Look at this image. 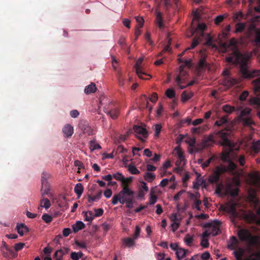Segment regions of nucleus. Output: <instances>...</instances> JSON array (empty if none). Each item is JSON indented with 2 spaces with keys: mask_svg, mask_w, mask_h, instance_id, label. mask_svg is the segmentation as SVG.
<instances>
[{
  "mask_svg": "<svg viewBox=\"0 0 260 260\" xmlns=\"http://www.w3.org/2000/svg\"><path fill=\"white\" fill-rule=\"evenodd\" d=\"M237 40L235 38L223 44L222 46L225 49L233 50L232 55L226 57L227 62L239 64L240 71L244 78L251 79L260 76L259 70L249 69L247 64L248 57L239 52L237 49ZM252 85L256 96L250 99V103L260 108V77L253 81Z\"/></svg>",
  "mask_w": 260,
  "mask_h": 260,
  "instance_id": "1",
  "label": "nucleus"
},
{
  "mask_svg": "<svg viewBox=\"0 0 260 260\" xmlns=\"http://www.w3.org/2000/svg\"><path fill=\"white\" fill-rule=\"evenodd\" d=\"M236 165L229 160L227 167L223 165L217 166L212 175L209 176V180L211 183H217L220 181V176L229 171H233L236 168Z\"/></svg>",
  "mask_w": 260,
  "mask_h": 260,
  "instance_id": "2",
  "label": "nucleus"
},
{
  "mask_svg": "<svg viewBox=\"0 0 260 260\" xmlns=\"http://www.w3.org/2000/svg\"><path fill=\"white\" fill-rule=\"evenodd\" d=\"M134 192L129 187L124 186L118 194H116L113 197L111 201L112 204L115 205L118 202L120 203L122 200L134 199Z\"/></svg>",
  "mask_w": 260,
  "mask_h": 260,
  "instance_id": "3",
  "label": "nucleus"
},
{
  "mask_svg": "<svg viewBox=\"0 0 260 260\" xmlns=\"http://www.w3.org/2000/svg\"><path fill=\"white\" fill-rule=\"evenodd\" d=\"M217 136L221 139L220 144L224 146L228 147L230 151L234 150L238 151L239 149V146H236V145L232 142L229 138L230 132L228 130H221L218 132L216 134Z\"/></svg>",
  "mask_w": 260,
  "mask_h": 260,
  "instance_id": "4",
  "label": "nucleus"
},
{
  "mask_svg": "<svg viewBox=\"0 0 260 260\" xmlns=\"http://www.w3.org/2000/svg\"><path fill=\"white\" fill-rule=\"evenodd\" d=\"M206 29V26L205 23H199L197 27L193 31L191 35H196L200 36V38H205V44L208 46L214 47L215 45L213 44V39L211 36L209 34H205L204 30Z\"/></svg>",
  "mask_w": 260,
  "mask_h": 260,
  "instance_id": "5",
  "label": "nucleus"
},
{
  "mask_svg": "<svg viewBox=\"0 0 260 260\" xmlns=\"http://www.w3.org/2000/svg\"><path fill=\"white\" fill-rule=\"evenodd\" d=\"M237 235L241 241L247 242L249 245H253L257 242V238L252 235L250 231L246 229H240L238 231Z\"/></svg>",
  "mask_w": 260,
  "mask_h": 260,
  "instance_id": "6",
  "label": "nucleus"
},
{
  "mask_svg": "<svg viewBox=\"0 0 260 260\" xmlns=\"http://www.w3.org/2000/svg\"><path fill=\"white\" fill-rule=\"evenodd\" d=\"M245 36L248 38L254 37V41L257 45L260 44V29H257L254 24L250 25L247 28Z\"/></svg>",
  "mask_w": 260,
  "mask_h": 260,
  "instance_id": "7",
  "label": "nucleus"
},
{
  "mask_svg": "<svg viewBox=\"0 0 260 260\" xmlns=\"http://www.w3.org/2000/svg\"><path fill=\"white\" fill-rule=\"evenodd\" d=\"M223 75L226 77L223 81V84L227 88H230L233 85L238 84V80L229 77L230 72L228 70H225L223 72Z\"/></svg>",
  "mask_w": 260,
  "mask_h": 260,
  "instance_id": "8",
  "label": "nucleus"
},
{
  "mask_svg": "<svg viewBox=\"0 0 260 260\" xmlns=\"http://www.w3.org/2000/svg\"><path fill=\"white\" fill-rule=\"evenodd\" d=\"M134 130L136 133V137L141 141L144 142L145 140L143 138H146L148 137V132L146 129L141 126L135 125L134 126Z\"/></svg>",
  "mask_w": 260,
  "mask_h": 260,
  "instance_id": "9",
  "label": "nucleus"
},
{
  "mask_svg": "<svg viewBox=\"0 0 260 260\" xmlns=\"http://www.w3.org/2000/svg\"><path fill=\"white\" fill-rule=\"evenodd\" d=\"M142 60V58L139 59L135 65L136 73L140 79L143 80H148L149 79L151 76L150 75L145 74L143 72V69L140 67V64L141 63Z\"/></svg>",
  "mask_w": 260,
  "mask_h": 260,
  "instance_id": "10",
  "label": "nucleus"
},
{
  "mask_svg": "<svg viewBox=\"0 0 260 260\" xmlns=\"http://www.w3.org/2000/svg\"><path fill=\"white\" fill-rule=\"evenodd\" d=\"M214 142L213 136L212 135H209L208 137L204 138L200 146L195 148L196 151L199 152L202 151L206 147L211 146Z\"/></svg>",
  "mask_w": 260,
  "mask_h": 260,
  "instance_id": "11",
  "label": "nucleus"
},
{
  "mask_svg": "<svg viewBox=\"0 0 260 260\" xmlns=\"http://www.w3.org/2000/svg\"><path fill=\"white\" fill-rule=\"evenodd\" d=\"M248 152L250 155L254 156L260 152V141H253Z\"/></svg>",
  "mask_w": 260,
  "mask_h": 260,
  "instance_id": "12",
  "label": "nucleus"
},
{
  "mask_svg": "<svg viewBox=\"0 0 260 260\" xmlns=\"http://www.w3.org/2000/svg\"><path fill=\"white\" fill-rule=\"evenodd\" d=\"M79 127L83 131V133L86 134L88 135H91L92 134V129L89 126L87 121L81 120L79 123Z\"/></svg>",
  "mask_w": 260,
  "mask_h": 260,
  "instance_id": "13",
  "label": "nucleus"
},
{
  "mask_svg": "<svg viewBox=\"0 0 260 260\" xmlns=\"http://www.w3.org/2000/svg\"><path fill=\"white\" fill-rule=\"evenodd\" d=\"M104 111L113 119H116L119 115L118 110L116 108H113L112 105H109L108 107H105Z\"/></svg>",
  "mask_w": 260,
  "mask_h": 260,
  "instance_id": "14",
  "label": "nucleus"
},
{
  "mask_svg": "<svg viewBox=\"0 0 260 260\" xmlns=\"http://www.w3.org/2000/svg\"><path fill=\"white\" fill-rule=\"evenodd\" d=\"M221 208L223 211L229 213L233 218L238 217V213L237 212L235 205H228L225 207L221 206Z\"/></svg>",
  "mask_w": 260,
  "mask_h": 260,
  "instance_id": "15",
  "label": "nucleus"
},
{
  "mask_svg": "<svg viewBox=\"0 0 260 260\" xmlns=\"http://www.w3.org/2000/svg\"><path fill=\"white\" fill-rule=\"evenodd\" d=\"M244 250L241 248H239L238 250L234 251L233 253L236 258V260H243L242 259V256L244 254ZM244 260H257V258L253 257L250 256L247 259Z\"/></svg>",
  "mask_w": 260,
  "mask_h": 260,
  "instance_id": "16",
  "label": "nucleus"
},
{
  "mask_svg": "<svg viewBox=\"0 0 260 260\" xmlns=\"http://www.w3.org/2000/svg\"><path fill=\"white\" fill-rule=\"evenodd\" d=\"M63 136L66 138L71 137L74 133V128L71 125L69 124H66L62 129Z\"/></svg>",
  "mask_w": 260,
  "mask_h": 260,
  "instance_id": "17",
  "label": "nucleus"
},
{
  "mask_svg": "<svg viewBox=\"0 0 260 260\" xmlns=\"http://www.w3.org/2000/svg\"><path fill=\"white\" fill-rule=\"evenodd\" d=\"M220 222L219 221H214L213 225L211 228V229L209 230L211 234L213 236H215L219 234V226L220 225Z\"/></svg>",
  "mask_w": 260,
  "mask_h": 260,
  "instance_id": "18",
  "label": "nucleus"
},
{
  "mask_svg": "<svg viewBox=\"0 0 260 260\" xmlns=\"http://www.w3.org/2000/svg\"><path fill=\"white\" fill-rule=\"evenodd\" d=\"M204 40H205V38H200L199 36L194 35V37L193 39V41L192 42L190 47L188 48L187 49H186V50L193 49L199 44V43L200 42H202Z\"/></svg>",
  "mask_w": 260,
  "mask_h": 260,
  "instance_id": "19",
  "label": "nucleus"
},
{
  "mask_svg": "<svg viewBox=\"0 0 260 260\" xmlns=\"http://www.w3.org/2000/svg\"><path fill=\"white\" fill-rule=\"evenodd\" d=\"M207 125H204L198 127H192L191 128V132L193 134H201L203 133L205 131L208 129Z\"/></svg>",
  "mask_w": 260,
  "mask_h": 260,
  "instance_id": "20",
  "label": "nucleus"
},
{
  "mask_svg": "<svg viewBox=\"0 0 260 260\" xmlns=\"http://www.w3.org/2000/svg\"><path fill=\"white\" fill-rule=\"evenodd\" d=\"M238 244V241L235 236H232L228 245V248L231 250L235 249Z\"/></svg>",
  "mask_w": 260,
  "mask_h": 260,
  "instance_id": "21",
  "label": "nucleus"
},
{
  "mask_svg": "<svg viewBox=\"0 0 260 260\" xmlns=\"http://www.w3.org/2000/svg\"><path fill=\"white\" fill-rule=\"evenodd\" d=\"M17 232L20 236L29 231L28 228L23 223L18 224L16 226Z\"/></svg>",
  "mask_w": 260,
  "mask_h": 260,
  "instance_id": "22",
  "label": "nucleus"
},
{
  "mask_svg": "<svg viewBox=\"0 0 260 260\" xmlns=\"http://www.w3.org/2000/svg\"><path fill=\"white\" fill-rule=\"evenodd\" d=\"M50 184H42V187L41 189V194L42 197L45 196V195L51 196V194L50 193Z\"/></svg>",
  "mask_w": 260,
  "mask_h": 260,
  "instance_id": "23",
  "label": "nucleus"
},
{
  "mask_svg": "<svg viewBox=\"0 0 260 260\" xmlns=\"http://www.w3.org/2000/svg\"><path fill=\"white\" fill-rule=\"evenodd\" d=\"M246 24L244 22H238L235 25V33H241L244 31L246 29Z\"/></svg>",
  "mask_w": 260,
  "mask_h": 260,
  "instance_id": "24",
  "label": "nucleus"
},
{
  "mask_svg": "<svg viewBox=\"0 0 260 260\" xmlns=\"http://www.w3.org/2000/svg\"><path fill=\"white\" fill-rule=\"evenodd\" d=\"M102 195V191L100 190L95 196H91V195H88V201L90 203H92L93 202L96 201L100 200Z\"/></svg>",
  "mask_w": 260,
  "mask_h": 260,
  "instance_id": "25",
  "label": "nucleus"
},
{
  "mask_svg": "<svg viewBox=\"0 0 260 260\" xmlns=\"http://www.w3.org/2000/svg\"><path fill=\"white\" fill-rule=\"evenodd\" d=\"M85 227V224L81 221H77L76 223L73 224L72 226L73 231L75 233L84 229Z\"/></svg>",
  "mask_w": 260,
  "mask_h": 260,
  "instance_id": "26",
  "label": "nucleus"
},
{
  "mask_svg": "<svg viewBox=\"0 0 260 260\" xmlns=\"http://www.w3.org/2000/svg\"><path fill=\"white\" fill-rule=\"evenodd\" d=\"M83 186L81 183H77L74 188V191L77 195L78 198H80L83 192Z\"/></svg>",
  "mask_w": 260,
  "mask_h": 260,
  "instance_id": "27",
  "label": "nucleus"
},
{
  "mask_svg": "<svg viewBox=\"0 0 260 260\" xmlns=\"http://www.w3.org/2000/svg\"><path fill=\"white\" fill-rule=\"evenodd\" d=\"M187 251V250H185L183 248H179L177 249L176 252V254L178 260H181L183 257L186 256V253Z\"/></svg>",
  "mask_w": 260,
  "mask_h": 260,
  "instance_id": "28",
  "label": "nucleus"
},
{
  "mask_svg": "<svg viewBox=\"0 0 260 260\" xmlns=\"http://www.w3.org/2000/svg\"><path fill=\"white\" fill-rule=\"evenodd\" d=\"M193 92L190 91L187 93L186 91H184L181 94V100L183 102H185L187 100L190 99L193 96Z\"/></svg>",
  "mask_w": 260,
  "mask_h": 260,
  "instance_id": "29",
  "label": "nucleus"
},
{
  "mask_svg": "<svg viewBox=\"0 0 260 260\" xmlns=\"http://www.w3.org/2000/svg\"><path fill=\"white\" fill-rule=\"evenodd\" d=\"M135 239L131 238H126L122 239L123 244L128 247L134 246L135 244Z\"/></svg>",
  "mask_w": 260,
  "mask_h": 260,
  "instance_id": "30",
  "label": "nucleus"
},
{
  "mask_svg": "<svg viewBox=\"0 0 260 260\" xmlns=\"http://www.w3.org/2000/svg\"><path fill=\"white\" fill-rule=\"evenodd\" d=\"M96 90V87L95 86V84L92 83L90 85H88V86H86L84 89V92L85 93L88 94L95 92Z\"/></svg>",
  "mask_w": 260,
  "mask_h": 260,
  "instance_id": "31",
  "label": "nucleus"
},
{
  "mask_svg": "<svg viewBox=\"0 0 260 260\" xmlns=\"http://www.w3.org/2000/svg\"><path fill=\"white\" fill-rule=\"evenodd\" d=\"M156 23L159 28L164 26L162 14L160 12H156Z\"/></svg>",
  "mask_w": 260,
  "mask_h": 260,
  "instance_id": "32",
  "label": "nucleus"
},
{
  "mask_svg": "<svg viewBox=\"0 0 260 260\" xmlns=\"http://www.w3.org/2000/svg\"><path fill=\"white\" fill-rule=\"evenodd\" d=\"M50 177V174L47 172H43L41 176L42 184H50L48 180Z\"/></svg>",
  "mask_w": 260,
  "mask_h": 260,
  "instance_id": "33",
  "label": "nucleus"
},
{
  "mask_svg": "<svg viewBox=\"0 0 260 260\" xmlns=\"http://www.w3.org/2000/svg\"><path fill=\"white\" fill-rule=\"evenodd\" d=\"M178 61L180 63L182 62V63H184V65H181L180 67V73H181L183 71V69H184L185 66L190 67L191 66V59L186 60V59H185L184 58H179L178 59Z\"/></svg>",
  "mask_w": 260,
  "mask_h": 260,
  "instance_id": "34",
  "label": "nucleus"
},
{
  "mask_svg": "<svg viewBox=\"0 0 260 260\" xmlns=\"http://www.w3.org/2000/svg\"><path fill=\"white\" fill-rule=\"evenodd\" d=\"M40 206L42 207H44L47 209L51 206V203L48 199L45 198L44 197H43L40 201Z\"/></svg>",
  "mask_w": 260,
  "mask_h": 260,
  "instance_id": "35",
  "label": "nucleus"
},
{
  "mask_svg": "<svg viewBox=\"0 0 260 260\" xmlns=\"http://www.w3.org/2000/svg\"><path fill=\"white\" fill-rule=\"evenodd\" d=\"M89 148L91 151L101 149V146L98 143H96L94 140L90 141Z\"/></svg>",
  "mask_w": 260,
  "mask_h": 260,
  "instance_id": "36",
  "label": "nucleus"
},
{
  "mask_svg": "<svg viewBox=\"0 0 260 260\" xmlns=\"http://www.w3.org/2000/svg\"><path fill=\"white\" fill-rule=\"evenodd\" d=\"M251 201L253 202L254 207L255 208H257L256 213L257 215L260 217V206L258 207L259 204V201L253 195Z\"/></svg>",
  "mask_w": 260,
  "mask_h": 260,
  "instance_id": "37",
  "label": "nucleus"
},
{
  "mask_svg": "<svg viewBox=\"0 0 260 260\" xmlns=\"http://www.w3.org/2000/svg\"><path fill=\"white\" fill-rule=\"evenodd\" d=\"M84 213L85 220L89 222H91L94 219L93 214L92 212L89 211Z\"/></svg>",
  "mask_w": 260,
  "mask_h": 260,
  "instance_id": "38",
  "label": "nucleus"
},
{
  "mask_svg": "<svg viewBox=\"0 0 260 260\" xmlns=\"http://www.w3.org/2000/svg\"><path fill=\"white\" fill-rule=\"evenodd\" d=\"M155 178V176L153 174L150 172L146 173L144 176L145 180L149 182H152Z\"/></svg>",
  "mask_w": 260,
  "mask_h": 260,
  "instance_id": "39",
  "label": "nucleus"
},
{
  "mask_svg": "<svg viewBox=\"0 0 260 260\" xmlns=\"http://www.w3.org/2000/svg\"><path fill=\"white\" fill-rule=\"evenodd\" d=\"M64 254H66V252H63V249H60L55 252L54 257L56 260H61L63 255Z\"/></svg>",
  "mask_w": 260,
  "mask_h": 260,
  "instance_id": "40",
  "label": "nucleus"
},
{
  "mask_svg": "<svg viewBox=\"0 0 260 260\" xmlns=\"http://www.w3.org/2000/svg\"><path fill=\"white\" fill-rule=\"evenodd\" d=\"M242 121L245 126H250L254 124L253 120L249 117L243 118Z\"/></svg>",
  "mask_w": 260,
  "mask_h": 260,
  "instance_id": "41",
  "label": "nucleus"
},
{
  "mask_svg": "<svg viewBox=\"0 0 260 260\" xmlns=\"http://www.w3.org/2000/svg\"><path fill=\"white\" fill-rule=\"evenodd\" d=\"M134 199H128V200H122L121 202L120 201V203L122 204H124L125 203V206L127 208H132L133 206V203H134Z\"/></svg>",
  "mask_w": 260,
  "mask_h": 260,
  "instance_id": "42",
  "label": "nucleus"
},
{
  "mask_svg": "<svg viewBox=\"0 0 260 260\" xmlns=\"http://www.w3.org/2000/svg\"><path fill=\"white\" fill-rule=\"evenodd\" d=\"M228 15H220L216 17L214 19V22L216 24L218 25L220 23H221L224 18H226Z\"/></svg>",
  "mask_w": 260,
  "mask_h": 260,
  "instance_id": "43",
  "label": "nucleus"
},
{
  "mask_svg": "<svg viewBox=\"0 0 260 260\" xmlns=\"http://www.w3.org/2000/svg\"><path fill=\"white\" fill-rule=\"evenodd\" d=\"M128 170L132 174L136 175L140 173V171L137 169V168L132 165H128Z\"/></svg>",
  "mask_w": 260,
  "mask_h": 260,
  "instance_id": "44",
  "label": "nucleus"
},
{
  "mask_svg": "<svg viewBox=\"0 0 260 260\" xmlns=\"http://www.w3.org/2000/svg\"><path fill=\"white\" fill-rule=\"evenodd\" d=\"M166 95L170 99H172L175 96V91L172 88H169L166 91Z\"/></svg>",
  "mask_w": 260,
  "mask_h": 260,
  "instance_id": "45",
  "label": "nucleus"
},
{
  "mask_svg": "<svg viewBox=\"0 0 260 260\" xmlns=\"http://www.w3.org/2000/svg\"><path fill=\"white\" fill-rule=\"evenodd\" d=\"M133 180V177H129L127 178H125L124 177L123 178L122 182L121 183V185L122 186V187H124V186L128 187V183H131L132 182Z\"/></svg>",
  "mask_w": 260,
  "mask_h": 260,
  "instance_id": "46",
  "label": "nucleus"
},
{
  "mask_svg": "<svg viewBox=\"0 0 260 260\" xmlns=\"http://www.w3.org/2000/svg\"><path fill=\"white\" fill-rule=\"evenodd\" d=\"M202 204V202L201 200L198 199H195L193 201V204L192 205V207L196 208L198 211H201V208L200 207V205Z\"/></svg>",
  "mask_w": 260,
  "mask_h": 260,
  "instance_id": "47",
  "label": "nucleus"
},
{
  "mask_svg": "<svg viewBox=\"0 0 260 260\" xmlns=\"http://www.w3.org/2000/svg\"><path fill=\"white\" fill-rule=\"evenodd\" d=\"M222 109L225 113H231L234 111L235 108L234 107L230 106L229 105H225L223 106Z\"/></svg>",
  "mask_w": 260,
  "mask_h": 260,
  "instance_id": "48",
  "label": "nucleus"
},
{
  "mask_svg": "<svg viewBox=\"0 0 260 260\" xmlns=\"http://www.w3.org/2000/svg\"><path fill=\"white\" fill-rule=\"evenodd\" d=\"M42 218L47 223L51 222L52 220V217L47 213L44 214L42 216Z\"/></svg>",
  "mask_w": 260,
  "mask_h": 260,
  "instance_id": "49",
  "label": "nucleus"
},
{
  "mask_svg": "<svg viewBox=\"0 0 260 260\" xmlns=\"http://www.w3.org/2000/svg\"><path fill=\"white\" fill-rule=\"evenodd\" d=\"M174 151L176 153V154L178 156V158H179L180 159H184V156L183 154V152L181 150V149L180 147H177Z\"/></svg>",
  "mask_w": 260,
  "mask_h": 260,
  "instance_id": "50",
  "label": "nucleus"
},
{
  "mask_svg": "<svg viewBox=\"0 0 260 260\" xmlns=\"http://www.w3.org/2000/svg\"><path fill=\"white\" fill-rule=\"evenodd\" d=\"M193 241V237L187 234L184 238V242L188 246H190Z\"/></svg>",
  "mask_w": 260,
  "mask_h": 260,
  "instance_id": "51",
  "label": "nucleus"
},
{
  "mask_svg": "<svg viewBox=\"0 0 260 260\" xmlns=\"http://www.w3.org/2000/svg\"><path fill=\"white\" fill-rule=\"evenodd\" d=\"M243 17V14L241 12L236 13L233 16L234 21H239Z\"/></svg>",
  "mask_w": 260,
  "mask_h": 260,
  "instance_id": "52",
  "label": "nucleus"
},
{
  "mask_svg": "<svg viewBox=\"0 0 260 260\" xmlns=\"http://www.w3.org/2000/svg\"><path fill=\"white\" fill-rule=\"evenodd\" d=\"M113 177L117 181H120L122 182L123 178H124L122 174L119 172H117L116 174H113Z\"/></svg>",
  "mask_w": 260,
  "mask_h": 260,
  "instance_id": "53",
  "label": "nucleus"
},
{
  "mask_svg": "<svg viewBox=\"0 0 260 260\" xmlns=\"http://www.w3.org/2000/svg\"><path fill=\"white\" fill-rule=\"evenodd\" d=\"M135 18L136 19L137 22L138 23V27L140 28L142 27L144 22L143 18L139 16H136Z\"/></svg>",
  "mask_w": 260,
  "mask_h": 260,
  "instance_id": "54",
  "label": "nucleus"
},
{
  "mask_svg": "<svg viewBox=\"0 0 260 260\" xmlns=\"http://www.w3.org/2000/svg\"><path fill=\"white\" fill-rule=\"evenodd\" d=\"M215 157L214 156L208 158L205 162H203L202 164V168L205 169L209 166V164L211 163V161L214 160Z\"/></svg>",
  "mask_w": 260,
  "mask_h": 260,
  "instance_id": "55",
  "label": "nucleus"
},
{
  "mask_svg": "<svg viewBox=\"0 0 260 260\" xmlns=\"http://www.w3.org/2000/svg\"><path fill=\"white\" fill-rule=\"evenodd\" d=\"M176 82H177V85L179 86L180 89H183L185 88L186 87H187V85L185 86L181 85V78L180 76L179 75L176 77Z\"/></svg>",
  "mask_w": 260,
  "mask_h": 260,
  "instance_id": "56",
  "label": "nucleus"
},
{
  "mask_svg": "<svg viewBox=\"0 0 260 260\" xmlns=\"http://www.w3.org/2000/svg\"><path fill=\"white\" fill-rule=\"evenodd\" d=\"M156 201L157 197L153 194H151L149 199V203H148L147 204L153 205L156 202Z\"/></svg>",
  "mask_w": 260,
  "mask_h": 260,
  "instance_id": "57",
  "label": "nucleus"
},
{
  "mask_svg": "<svg viewBox=\"0 0 260 260\" xmlns=\"http://www.w3.org/2000/svg\"><path fill=\"white\" fill-rule=\"evenodd\" d=\"M230 30H231V25L230 24L226 25L223 30V35L224 38H226L228 37V34H229Z\"/></svg>",
  "mask_w": 260,
  "mask_h": 260,
  "instance_id": "58",
  "label": "nucleus"
},
{
  "mask_svg": "<svg viewBox=\"0 0 260 260\" xmlns=\"http://www.w3.org/2000/svg\"><path fill=\"white\" fill-rule=\"evenodd\" d=\"M94 211H95V214L93 215L94 218L95 217L101 216L104 213V210L102 209H101V208L95 209H94Z\"/></svg>",
  "mask_w": 260,
  "mask_h": 260,
  "instance_id": "59",
  "label": "nucleus"
},
{
  "mask_svg": "<svg viewBox=\"0 0 260 260\" xmlns=\"http://www.w3.org/2000/svg\"><path fill=\"white\" fill-rule=\"evenodd\" d=\"M198 66L200 68H203L206 66V59L203 57L199 61Z\"/></svg>",
  "mask_w": 260,
  "mask_h": 260,
  "instance_id": "60",
  "label": "nucleus"
},
{
  "mask_svg": "<svg viewBox=\"0 0 260 260\" xmlns=\"http://www.w3.org/2000/svg\"><path fill=\"white\" fill-rule=\"evenodd\" d=\"M140 231L141 230L140 227L138 225H137L136 226L135 232L133 235V238H134L135 240H136L140 235Z\"/></svg>",
  "mask_w": 260,
  "mask_h": 260,
  "instance_id": "61",
  "label": "nucleus"
},
{
  "mask_svg": "<svg viewBox=\"0 0 260 260\" xmlns=\"http://www.w3.org/2000/svg\"><path fill=\"white\" fill-rule=\"evenodd\" d=\"M201 245L202 247L204 248H208L209 245L208 239L202 238Z\"/></svg>",
  "mask_w": 260,
  "mask_h": 260,
  "instance_id": "62",
  "label": "nucleus"
},
{
  "mask_svg": "<svg viewBox=\"0 0 260 260\" xmlns=\"http://www.w3.org/2000/svg\"><path fill=\"white\" fill-rule=\"evenodd\" d=\"M24 246H25L24 243H16L15 245L14 248L16 251H18L21 250L24 247Z\"/></svg>",
  "mask_w": 260,
  "mask_h": 260,
  "instance_id": "63",
  "label": "nucleus"
},
{
  "mask_svg": "<svg viewBox=\"0 0 260 260\" xmlns=\"http://www.w3.org/2000/svg\"><path fill=\"white\" fill-rule=\"evenodd\" d=\"M249 93L247 91H243L240 95L239 99L242 101H245L248 96Z\"/></svg>",
  "mask_w": 260,
  "mask_h": 260,
  "instance_id": "64",
  "label": "nucleus"
}]
</instances>
